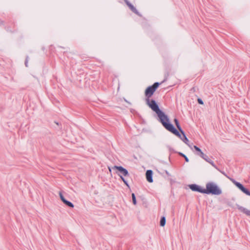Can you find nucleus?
<instances>
[{"label":"nucleus","instance_id":"f257e3e1","mask_svg":"<svg viewBox=\"0 0 250 250\" xmlns=\"http://www.w3.org/2000/svg\"><path fill=\"white\" fill-rule=\"evenodd\" d=\"M146 101L148 106L157 114L159 119V121L163 126L173 134L180 137L178 130L169 122L168 116L159 108L156 102L153 99H146Z\"/></svg>","mask_w":250,"mask_h":250},{"label":"nucleus","instance_id":"f03ea898","mask_svg":"<svg viewBox=\"0 0 250 250\" xmlns=\"http://www.w3.org/2000/svg\"><path fill=\"white\" fill-rule=\"evenodd\" d=\"M204 193L207 194L220 195L222 193L221 189L214 183L208 182L206 184V188H204Z\"/></svg>","mask_w":250,"mask_h":250},{"label":"nucleus","instance_id":"7ed1b4c3","mask_svg":"<svg viewBox=\"0 0 250 250\" xmlns=\"http://www.w3.org/2000/svg\"><path fill=\"white\" fill-rule=\"evenodd\" d=\"M160 83L158 82L154 83L152 85L148 86L145 91V95L146 99H150L153 95L156 89L160 85Z\"/></svg>","mask_w":250,"mask_h":250},{"label":"nucleus","instance_id":"20e7f679","mask_svg":"<svg viewBox=\"0 0 250 250\" xmlns=\"http://www.w3.org/2000/svg\"><path fill=\"white\" fill-rule=\"evenodd\" d=\"M112 168L114 169L118 170L120 174L122 175V176L123 175L124 176H129V175L127 170L122 166H114Z\"/></svg>","mask_w":250,"mask_h":250},{"label":"nucleus","instance_id":"39448f33","mask_svg":"<svg viewBox=\"0 0 250 250\" xmlns=\"http://www.w3.org/2000/svg\"><path fill=\"white\" fill-rule=\"evenodd\" d=\"M191 190L194 191H197L201 193H204V188H202L200 186L196 184H191L189 185Z\"/></svg>","mask_w":250,"mask_h":250},{"label":"nucleus","instance_id":"423d86ee","mask_svg":"<svg viewBox=\"0 0 250 250\" xmlns=\"http://www.w3.org/2000/svg\"><path fill=\"white\" fill-rule=\"evenodd\" d=\"M146 179L148 182H153V171L152 170H147L146 173Z\"/></svg>","mask_w":250,"mask_h":250},{"label":"nucleus","instance_id":"0eeeda50","mask_svg":"<svg viewBox=\"0 0 250 250\" xmlns=\"http://www.w3.org/2000/svg\"><path fill=\"white\" fill-rule=\"evenodd\" d=\"M201 158H202L206 162H208L210 165H211L215 168H216L218 170H219V169L217 168V166L214 163V162L210 159H209L207 155L204 154V156H203Z\"/></svg>","mask_w":250,"mask_h":250},{"label":"nucleus","instance_id":"6e6552de","mask_svg":"<svg viewBox=\"0 0 250 250\" xmlns=\"http://www.w3.org/2000/svg\"><path fill=\"white\" fill-rule=\"evenodd\" d=\"M238 209L240 210L241 212H243L244 213L246 214L248 216H250V210H248V209L241 207V206H238Z\"/></svg>","mask_w":250,"mask_h":250},{"label":"nucleus","instance_id":"1a4fd4ad","mask_svg":"<svg viewBox=\"0 0 250 250\" xmlns=\"http://www.w3.org/2000/svg\"><path fill=\"white\" fill-rule=\"evenodd\" d=\"M231 181L233 182V183L241 191L245 188L244 186L239 182H238L234 180V179H231Z\"/></svg>","mask_w":250,"mask_h":250},{"label":"nucleus","instance_id":"9d476101","mask_svg":"<svg viewBox=\"0 0 250 250\" xmlns=\"http://www.w3.org/2000/svg\"><path fill=\"white\" fill-rule=\"evenodd\" d=\"M181 133L183 135V138L182 137L181 135H180V137H179V136H178V137H179L185 144H186L187 145H188V143L189 141H188V138L187 137V136H186L185 132L183 131V132H181ZM180 134H181L180 133Z\"/></svg>","mask_w":250,"mask_h":250},{"label":"nucleus","instance_id":"9b49d317","mask_svg":"<svg viewBox=\"0 0 250 250\" xmlns=\"http://www.w3.org/2000/svg\"><path fill=\"white\" fill-rule=\"evenodd\" d=\"M193 148L197 151L196 154L202 157L205 154L201 150V149L196 146H193Z\"/></svg>","mask_w":250,"mask_h":250},{"label":"nucleus","instance_id":"f8f14e48","mask_svg":"<svg viewBox=\"0 0 250 250\" xmlns=\"http://www.w3.org/2000/svg\"><path fill=\"white\" fill-rule=\"evenodd\" d=\"M130 9L135 14H137L138 16H141L139 12L138 11V10L136 9V8L131 4L130 3L128 6Z\"/></svg>","mask_w":250,"mask_h":250},{"label":"nucleus","instance_id":"ddd939ff","mask_svg":"<svg viewBox=\"0 0 250 250\" xmlns=\"http://www.w3.org/2000/svg\"><path fill=\"white\" fill-rule=\"evenodd\" d=\"M174 123H175V125H176V127H177V129H178V130H179L180 132H183V131H184L183 130V129H182V127H181V125H180V124H179V121H178V119H176V118H175V119H174Z\"/></svg>","mask_w":250,"mask_h":250},{"label":"nucleus","instance_id":"4468645a","mask_svg":"<svg viewBox=\"0 0 250 250\" xmlns=\"http://www.w3.org/2000/svg\"><path fill=\"white\" fill-rule=\"evenodd\" d=\"M166 217L165 216L162 217L160 219V225L162 227H164L166 225Z\"/></svg>","mask_w":250,"mask_h":250},{"label":"nucleus","instance_id":"2eb2a0df","mask_svg":"<svg viewBox=\"0 0 250 250\" xmlns=\"http://www.w3.org/2000/svg\"><path fill=\"white\" fill-rule=\"evenodd\" d=\"M63 203L70 208H72L74 207L73 204L72 203H71V202L67 201V200H66L65 201H64Z\"/></svg>","mask_w":250,"mask_h":250},{"label":"nucleus","instance_id":"dca6fc26","mask_svg":"<svg viewBox=\"0 0 250 250\" xmlns=\"http://www.w3.org/2000/svg\"><path fill=\"white\" fill-rule=\"evenodd\" d=\"M178 154L182 156V157H183V158L185 159V161L186 162H189V159L187 157V156L185 155L184 153H182V152H178Z\"/></svg>","mask_w":250,"mask_h":250},{"label":"nucleus","instance_id":"f3484780","mask_svg":"<svg viewBox=\"0 0 250 250\" xmlns=\"http://www.w3.org/2000/svg\"><path fill=\"white\" fill-rule=\"evenodd\" d=\"M131 196H132V202H133V204L135 205H136L137 204V201H136V197H135V195L134 193H132L131 194Z\"/></svg>","mask_w":250,"mask_h":250},{"label":"nucleus","instance_id":"a211bd4d","mask_svg":"<svg viewBox=\"0 0 250 250\" xmlns=\"http://www.w3.org/2000/svg\"><path fill=\"white\" fill-rule=\"evenodd\" d=\"M242 191L245 193L246 195L250 196V191L246 188H244Z\"/></svg>","mask_w":250,"mask_h":250},{"label":"nucleus","instance_id":"6ab92c4d","mask_svg":"<svg viewBox=\"0 0 250 250\" xmlns=\"http://www.w3.org/2000/svg\"><path fill=\"white\" fill-rule=\"evenodd\" d=\"M59 195H60V197L61 200L63 203L64 201H65L66 200V199L64 198V197L63 196V195H62V194L61 191L59 192Z\"/></svg>","mask_w":250,"mask_h":250},{"label":"nucleus","instance_id":"aec40b11","mask_svg":"<svg viewBox=\"0 0 250 250\" xmlns=\"http://www.w3.org/2000/svg\"><path fill=\"white\" fill-rule=\"evenodd\" d=\"M197 102H198L199 104H204L203 101L201 98H198Z\"/></svg>","mask_w":250,"mask_h":250},{"label":"nucleus","instance_id":"412c9836","mask_svg":"<svg viewBox=\"0 0 250 250\" xmlns=\"http://www.w3.org/2000/svg\"><path fill=\"white\" fill-rule=\"evenodd\" d=\"M28 56H27L25 61V65L26 67L28 66Z\"/></svg>","mask_w":250,"mask_h":250},{"label":"nucleus","instance_id":"4be33fe9","mask_svg":"<svg viewBox=\"0 0 250 250\" xmlns=\"http://www.w3.org/2000/svg\"><path fill=\"white\" fill-rule=\"evenodd\" d=\"M119 175L120 176L121 179H122V180L124 182L125 181H126V180L123 177V176L121 175H120L119 174Z\"/></svg>","mask_w":250,"mask_h":250},{"label":"nucleus","instance_id":"5701e85b","mask_svg":"<svg viewBox=\"0 0 250 250\" xmlns=\"http://www.w3.org/2000/svg\"><path fill=\"white\" fill-rule=\"evenodd\" d=\"M119 175L120 176L121 179H122V180L124 182L125 181H126V180L123 177V176L121 175H120L119 174Z\"/></svg>","mask_w":250,"mask_h":250},{"label":"nucleus","instance_id":"b1692460","mask_svg":"<svg viewBox=\"0 0 250 250\" xmlns=\"http://www.w3.org/2000/svg\"><path fill=\"white\" fill-rule=\"evenodd\" d=\"M126 4L128 6L131 3H130L127 0H124Z\"/></svg>","mask_w":250,"mask_h":250},{"label":"nucleus","instance_id":"393cba45","mask_svg":"<svg viewBox=\"0 0 250 250\" xmlns=\"http://www.w3.org/2000/svg\"><path fill=\"white\" fill-rule=\"evenodd\" d=\"M191 149H192V147H193V146L192 144H191V145L189 144L188 143V145H187Z\"/></svg>","mask_w":250,"mask_h":250},{"label":"nucleus","instance_id":"a878e982","mask_svg":"<svg viewBox=\"0 0 250 250\" xmlns=\"http://www.w3.org/2000/svg\"><path fill=\"white\" fill-rule=\"evenodd\" d=\"M165 172L166 173V174L168 176H170V173L167 171V170H165Z\"/></svg>","mask_w":250,"mask_h":250},{"label":"nucleus","instance_id":"bb28decb","mask_svg":"<svg viewBox=\"0 0 250 250\" xmlns=\"http://www.w3.org/2000/svg\"><path fill=\"white\" fill-rule=\"evenodd\" d=\"M124 183H125V184L126 186H127L128 187H129V185H128V183H127V181H126V180L125 181Z\"/></svg>","mask_w":250,"mask_h":250},{"label":"nucleus","instance_id":"cd10ccee","mask_svg":"<svg viewBox=\"0 0 250 250\" xmlns=\"http://www.w3.org/2000/svg\"><path fill=\"white\" fill-rule=\"evenodd\" d=\"M3 23H4V21H0V24H3Z\"/></svg>","mask_w":250,"mask_h":250},{"label":"nucleus","instance_id":"c85d7f7f","mask_svg":"<svg viewBox=\"0 0 250 250\" xmlns=\"http://www.w3.org/2000/svg\"><path fill=\"white\" fill-rule=\"evenodd\" d=\"M220 172H221L222 173H223V174H225V173H224L223 172H222V171H220Z\"/></svg>","mask_w":250,"mask_h":250},{"label":"nucleus","instance_id":"c756f323","mask_svg":"<svg viewBox=\"0 0 250 250\" xmlns=\"http://www.w3.org/2000/svg\"><path fill=\"white\" fill-rule=\"evenodd\" d=\"M109 170L111 172V169L110 168H109Z\"/></svg>","mask_w":250,"mask_h":250}]
</instances>
